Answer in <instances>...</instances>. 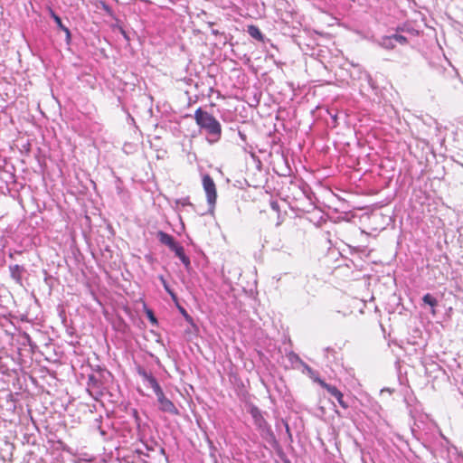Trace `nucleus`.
I'll list each match as a JSON object with an SVG mask.
<instances>
[{
    "instance_id": "obj_14",
    "label": "nucleus",
    "mask_w": 463,
    "mask_h": 463,
    "mask_svg": "<svg viewBox=\"0 0 463 463\" xmlns=\"http://www.w3.org/2000/svg\"><path fill=\"white\" fill-rule=\"evenodd\" d=\"M178 307H179V310L181 311V313L184 316V317L187 320H190L191 317L187 314L186 310L184 307H180V306Z\"/></svg>"
},
{
    "instance_id": "obj_8",
    "label": "nucleus",
    "mask_w": 463,
    "mask_h": 463,
    "mask_svg": "<svg viewBox=\"0 0 463 463\" xmlns=\"http://www.w3.org/2000/svg\"><path fill=\"white\" fill-rule=\"evenodd\" d=\"M247 32L252 38L258 41H263L262 33L256 25H249Z\"/></svg>"
},
{
    "instance_id": "obj_15",
    "label": "nucleus",
    "mask_w": 463,
    "mask_h": 463,
    "mask_svg": "<svg viewBox=\"0 0 463 463\" xmlns=\"http://www.w3.org/2000/svg\"><path fill=\"white\" fill-rule=\"evenodd\" d=\"M307 370L311 379L314 380V378L318 377L310 367H307Z\"/></svg>"
},
{
    "instance_id": "obj_12",
    "label": "nucleus",
    "mask_w": 463,
    "mask_h": 463,
    "mask_svg": "<svg viewBox=\"0 0 463 463\" xmlns=\"http://www.w3.org/2000/svg\"><path fill=\"white\" fill-rule=\"evenodd\" d=\"M253 417L255 418L256 422H258L259 425L261 426L260 422L263 420L261 415L258 411H256V413H253Z\"/></svg>"
},
{
    "instance_id": "obj_11",
    "label": "nucleus",
    "mask_w": 463,
    "mask_h": 463,
    "mask_svg": "<svg viewBox=\"0 0 463 463\" xmlns=\"http://www.w3.org/2000/svg\"><path fill=\"white\" fill-rule=\"evenodd\" d=\"M154 392L157 397L158 403L166 398L161 387L156 389Z\"/></svg>"
},
{
    "instance_id": "obj_5",
    "label": "nucleus",
    "mask_w": 463,
    "mask_h": 463,
    "mask_svg": "<svg viewBox=\"0 0 463 463\" xmlns=\"http://www.w3.org/2000/svg\"><path fill=\"white\" fill-rule=\"evenodd\" d=\"M138 374L142 377L143 381L147 383V384L155 391L160 387L156 379L149 373L145 371L144 369L138 370Z\"/></svg>"
},
{
    "instance_id": "obj_1",
    "label": "nucleus",
    "mask_w": 463,
    "mask_h": 463,
    "mask_svg": "<svg viewBox=\"0 0 463 463\" xmlns=\"http://www.w3.org/2000/svg\"><path fill=\"white\" fill-rule=\"evenodd\" d=\"M194 120L197 126L203 129L214 141L222 137V128L221 123L209 112L198 108L194 111Z\"/></svg>"
},
{
    "instance_id": "obj_18",
    "label": "nucleus",
    "mask_w": 463,
    "mask_h": 463,
    "mask_svg": "<svg viewBox=\"0 0 463 463\" xmlns=\"http://www.w3.org/2000/svg\"><path fill=\"white\" fill-rule=\"evenodd\" d=\"M148 316H149L151 321H153V322L156 321L155 317H154V315H153V313H152V311H148Z\"/></svg>"
},
{
    "instance_id": "obj_16",
    "label": "nucleus",
    "mask_w": 463,
    "mask_h": 463,
    "mask_svg": "<svg viewBox=\"0 0 463 463\" xmlns=\"http://www.w3.org/2000/svg\"><path fill=\"white\" fill-rule=\"evenodd\" d=\"M163 285H164V288L165 289V291L170 294V292H172L173 290L169 288V286L167 285V283L165 282V280L163 279Z\"/></svg>"
},
{
    "instance_id": "obj_7",
    "label": "nucleus",
    "mask_w": 463,
    "mask_h": 463,
    "mask_svg": "<svg viewBox=\"0 0 463 463\" xmlns=\"http://www.w3.org/2000/svg\"><path fill=\"white\" fill-rule=\"evenodd\" d=\"M50 14L53 18V20L56 23L57 26L65 33L66 40L69 43L71 41V32H70L69 28L66 27L62 24L61 19L60 18V16L57 15L52 9H50Z\"/></svg>"
},
{
    "instance_id": "obj_10",
    "label": "nucleus",
    "mask_w": 463,
    "mask_h": 463,
    "mask_svg": "<svg viewBox=\"0 0 463 463\" xmlns=\"http://www.w3.org/2000/svg\"><path fill=\"white\" fill-rule=\"evenodd\" d=\"M388 39H394L395 41H397L401 44L407 43V38L405 36L402 35V34H393V35L388 37Z\"/></svg>"
},
{
    "instance_id": "obj_17",
    "label": "nucleus",
    "mask_w": 463,
    "mask_h": 463,
    "mask_svg": "<svg viewBox=\"0 0 463 463\" xmlns=\"http://www.w3.org/2000/svg\"><path fill=\"white\" fill-rule=\"evenodd\" d=\"M172 298V299L175 301V302H177V297L175 295V293L174 291L170 292L169 294Z\"/></svg>"
},
{
    "instance_id": "obj_3",
    "label": "nucleus",
    "mask_w": 463,
    "mask_h": 463,
    "mask_svg": "<svg viewBox=\"0 0 463 463\" xmlns=\"http://www.w3.org/2000/svg\"><path fill=\"white\" fill-rule=\"evenodd\" d=\"M203 187L206 194V200L211 207H214L217 200V189L213 179L209 175L203 176Z\"/></svg>"
},
{
    "instance_id": "obj_2",
    "label": "nucleus",
    "mask_w": 463,
    "mask_h": 463,
    "mask_svg": "<svg viewBox=\"0 0 463 463\" xmlns=\"http://www.w3.org/2000/svg\"><path fill=\"white\" fill-rule=\"evenodd\" d=\"M157 237L162 244L166 245L171 250H173L175 253V255L180 259V260L185 267L190 266V259L185 255L184 247L177 243L172 235L165 232L159 231L157 232Z\"/></svg>"
},
{
    "instance_id": "obj_13",
    "label": "nucleus",
    "mask_w": 463,
    "mask_h": 463,
    "mask_svg": "<svg viewBox=\"0 0 463 463\" xmlns=\"http://www.w3.org/2000/svg\"><path fill=\"white\" fill-rule=\"evenodd\" d=\"M270 207L275 212H279V205L278 202H276V201L270 202Z\"/></svg>"
},
{
    "instance_id": "obj_4",
    "label": "nucleus",
    "mask_w": 463,
    "mask_h": 463,
    "mask_svg": "<svg viewBox=\"0 0 463 463\" xmlns=\"http://www.w3.org/2000/svg\"><path fill=\"white\" fill-rule=\"evenodd\" d=\"M314 382L317 383L322 388L327 391L328 393H330L333 397H335L339 405L343 409H347L349 406L348 404L344 401V394L343 392L337 389V387L326 383L323 379L320 377L314 378Z\"/></svg>"
},
{
    "instance_id": "obj_9",
    "label": "nucleus",
    "mask_w": 463,
    "mask_h": 463,
    "mask_svg": "<svg viewBox=\"0 0 463 463\" xmlns=\"http://www.w3.org/2000/svg\"><path fill=\"white\" fill-rule=\"evenodd\" d=\"M422 300L425 304L430 306L431 307H435L438 305L437 299L430 293L425 294L422 298Z\"/></svg>"
},
{
    "instance_id": "obj_6",
    "label": "nucleus",
    "mask_w": 463,
    "mask_h": 463,
    "mask_svg": "<svg viewBox=\"0 0 463 463\" xmlns=\"http://www.w3.org/2000/svg\"><path fill=\"white\" fill-rule=\"evenodd\" d=\"M159 409L162 411L170 413L172 415H178L179 414L178 409L175 407V405L168 398H165L161 402H159Z\"/></svg>"
}]
</instances>
